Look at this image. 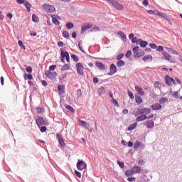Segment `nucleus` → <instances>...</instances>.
I'll return each instance as SVG.
<instances>
[{
  "label": "nucleus",
  "instance_id": "7",
  "mask_svg": "<svg viewBox=\"0 0 182 182\" xmlns=\"http://www.w3.org/2000/svg\"><path fill=\"white\" fill-rule=\"evenodd\" d=\"M43 9L46 12H48V14H52L55 12V6L49 4H43Z\"/></svg>",
  "mask_w": 182,
  "mask_h": 182
},
{
  "label": "nucleus",
  "instance_id": "42",
  "mask_svg": "<svg viewBox=\"0 0 182 182\" xmlns=\"http://www.w3.org/2000/svg\"><path fill=\"white\" fill-rule=\"evenodd\" d=\"M132 52H134V55H136V53H139V47L136 46L132 49Z\"/></svg>",
  "mask_w": 182,
  "mask_h": 182
},
{
  "label": "nucleus",
  "instance_id": "27",
  "mask_svg": "<svg viewBox=\"0 0 182 182\" xmlns=\"http://www.w3.org/2000/svg\"><path fill=\"white\" fill-rule=\"evenodd\" d=\"M134 174V173L133 172V169L127 170L125 171L126 177H132V176H133Z\"/></svg>",
  "mask_w": 182,
  "mask_h": 182
},
{
  "label": "nucleus",
  "instance_id": "64",
  "mask_svg": "<svg viewBox=\"0 0 182 182\" xmlns=\"http://www.w3.org/2000/svg\"><path fill=\"white\" fill-rule=\"evenodd\" d=\"M134 180H136V178L134 177H129L127 178V181H130V182L134 181Z\"/></svg>",
  "mask_w": 182,
  "mask_h": 182
},
{
  "label": "nucleus",
  "instance_id": "6",
  "mask_svg": "<svg viewBox=\"0 0 182 182\" xmlns=\"http://www.w3.org/2000/svg\"><path fill=\"white\" fill-rule=\"evenodd\" d=\"M56 137L58 141V144H60V147L61 149H65L66 144L65 143V139H63V136L60 134H57Z\"/></svg>",
  "mask_w": 182,
  "mask_h": 182
},
{
  "label": "nucleus",
  "instance_id": "32",
  "mask_svg": "<svg viewBox=\"0 0 182 182\" xmlns=\"http://www.w3.org/2000/svg\"><path fill=\"white\" fill-rule=\"evenodd\" d=\"M111 103H112V105H114V106H116V107H119V102H117V100L114 98H112L111 100Z\"/></svg>",
  "mask_w": 182,
  "mask_h": 182
},
{
  "label": "nucleus",
  "instance_id": "11",
  "mask_svg": "<svg viewBox=\"0 0 182 182\" xmlns=\"http://www.w3.org/2000/svg\"><path fill=\"white\" fill-rule=\"evenodd\" d=\"M60 55L61 56H63V58H65L67 62H70V56H69V53L68 51H64L63 50H61Z\"/></svg>",
  "mask_w": 182,
  "mask_h": 182
},
{
  "label": "nucleus",
  "instance_id": "58",
  "mask_svg": "<svg viewBox=\"0 0 182 182\" xmlns=\"http://www.w3.org/2000/svg\"><path fill=\"white\" fill-rule=\"evenodd\" d=\"M100 31V28L99 27H94L91 29V32H97Z\"/></svg>",
  "mask_w": 182,
  "mask_h": 182
},
{
  "label": "nucleus",
  "instance_id": "59",
  "mask_svg": "<svg viewBox=\"0 0 182 182\" xmlns=\"http://www.w3.org/2000/svg\"><path fill=\"white\" fill-rule=\"evenodd\" d=\"M83 43H82V41H79L78 43V48L79 49L81 50V52H82L83 53H85V50H83V49H82V46H80V45H82Z\"/></svg>",
  "mask_w": 182,
  "mask_h": 182
},
{
  "label": "nucleus",
  "instance_id": "17",
  "mask_svg": "<svg viewBox=\"0 0 182 182\" xmlns=\"http://www.w3.org/2000/svg\"><path fill=\"white\" fill-rule=\"evenodd\" d=\"M144 120H147V115L141 114L136 118V122H144Z\"/></svg>",
  "mask_w": 182,
  "mask_h": 182
},
{
  "label": "nucleus",
  "instance_id": "48",
  "mask_svg": "<svg viewBox=\"0 0 182 182\" xmlns=\"http://www.w3.org/2000/svg\"><path fill=\"white\" fill-rule=\"evenodd\" d=\"M118 35L121 36V38H123V39H126V34L123 31H119Z\"/></svg>",
  "mask_w": 182,
  "mask_h": 182
},
{
  "label": "nucleus",
  "instance_id": "18",
  "mask_svg": "<svg viewBox=\"0 0 182 182\" xmlns=\"http://www.w3.org/2000/svg\"><path fill=\"white\" fill-rule=\"evenodd\" d=\"M161 107H162L161 105H160L159 103H156L151 106V109L152 110H160V109H161Z\"/></svg>",
  "mask_w": 182,
  "mask_h": 182
},
{
  "label": "nucleus",
  "instance_id": "39",
  "mask_svg": "<svg viewBox=\"0 0 182 182\" xmlns=\"http://www.w3.org/2000/svg\"><path fill=\"white\" fill-rule=\"evenodd\" d=\"M71 58L73 59V60L74 62H79V57H77V55H76L75 54L71 55Z\"/></svg>",
  "mask_w": 182,
  "mask_h": 182
},
{
  "label": "nucleus",
  "instance_id": "23",
  "mask_svg": "<svg viewBox=\"0 0 182 182\" xmlns=\"http://www.w3.org/2000/svg\"><path fill=\"white\" fill-rule=\"evenodd\" d=\"M142 60H144V62H147V60H149V62H151L153 60V56H151V55H144L142 58Z\"/></svg>",
  "mask_w": 182,
  "mask_h": 182
},
{
  "label": "nucleus",
  "instance_id": "22",
  "mask_svg": "<svg viewBox=\"0 0 182 182\" xmlns=\"http://www.w3.org/2000/svg\"><path fill=\"white\" fill-rule=\"evenodd\" d=\"M135 102L137 103V105H141L143 103V100L141 99V96L136 95L135 96Z\"/></svg>",
  "mask_w": 182,
  "mask_h": 182
},
{
  "label": "nucleus",
  "instance_id": "45",
  "mask_svg": "<svg viewBox=\"0 0 182 182\" xmlns=\"http://www.w3.org/2000/svg\"><path fill=\"white\" fill-rule=\"evenodd\" d=\"M123 58H124V54L121 53L117 56L116 59H117V60H122V59H123Z\"/></svg>",
  "mask_w": 182,
  "mask_h": 182
},
{
  "label": "nucleus",
  "instance_id": "53",
  "mask_svg": "<svg viewBox=\"0 0 182 182\" xmlns=\"http://www.w3.org/2000/svg\"><path fill=\"white\" fill-rule=\"evenodd\" d=\"M56 69V65H53L49 67V72H52Z\"/></svg>",
  "mask_w": 182,
  "mask_h": 182
},
{
  "label": "nucleus",
  "instance_id": "14",
  "mask_svg": "<svg viewBox=\"0 0 182 182\" xmlns=\"http://www.w3.org/2000/svg\"><path fill=\"white\" fill-rule=\"evenodd\" d=\"M132 169L134 174H139V173H141V167H140L139 166H134L132 167Z\"/></svg>",
  "mask_w": 182,
  "mask_h": 182
},
{
  "label": "nucleus",
  "instance_id": "37",
  "mask_svg": "<svg viewBox=\"0 0 182 182\" xmlns=\"http://www.w3.org/2000/svg\"><path fill=\"white\" fill-rule=\"evenodd\" d=\"M32 21H33V22L38 23V22H39V18L36 14H33L32 15Z\"/></svg>",
  "mask_w": 182,
  "mask_h": 182
},
{
  "label": "nucleus",
  "instance_id": "30",
  "mask_svg": "<svg viewBox=\"0 0 182 182\" xmlns=\"http://www.w3.org/2000/svg\"><path fill=\"white\" fill-rule=\"evenodd\" d=\"M165 79H166V84L167 85V86H171V80L170 76L166 75L165 77Z\"/></svg>",
  "mask_w": 182,
  "mask_h": 182
},
{
  "label": "nucleus",
  "instance_id": "34",
  "mask_svg": "<svg viewBox=\"0 0 182 182\" xmlns=\"http://www.w3.org/2000/svg\"><path fill=\"white\" fill-rule=\"evenodd\" d=\"M167 102H168V98L162 97L159 100L161 105H164V103H167Z\"/></svg>",
  "mask_w": 182,
  "mask_h": 182
},
{
  "label": "nucleus",
  "instance_id": "41",
  "mask_svg": "<svg viewBox=\"0 0 182 182\" xmlns=\"http://www.w3.org/2000/svg\"><path fill=\"white\" fill-rule=\"evenodd\" d=\"M63 38H65V39H68V38H69V32H68V31H63Z\"/></svg>",
  "mask_w": 182,
  "mask_h": 182
},
{
  "label": "nucleus",
  "instance_id": "40",
  "mask_svg": "<svg viewBox=\"0 0 182 182\" xmlns=\"http://www.w3.org/2000/svg\"><path fill=\"white\" fill-rule=\"evenodd\" d=\"M18 46H20V48H21V49L26 50V47H25V46L23 45V42H22V41H18Z\"/></svg>",
  "mask_w": 182,
  "mask_h": 182
},
{
  "label": "nucleus",
  "instance_id": "56",
  "mask_svg": "<svg viewBox=\"0 0 182 182\" xmlns=\"http://www.w3.org/2000/svg\"><path fill=\"white\" fill-rule=\"evenodd\" d=\"M77 97H82V90L78 89L77 90Z\"/></svg>",
  "mask_w": 182,
  "mask_h": 182
},
{
  "label": "nucleus",
  "instance_id": "10",
  "mask_svg": "<svg viewBox=\"0 0 182 182\" xmlns=\"http://www.w3.org/2000/svg\"><path fill=\"white\" fill-rule=\"evenodd\" d=\"M144 126H146L147 129H153L154 127V121L152 119L143 123Z\"/></svg>",
  "mask_w": 182,
  "mask_h": 182
},
{
  "label": "nucleus",
  "instance_id": "2",
  "mask_svg": "<svg viewBox=\"0 0 182 182\" xmlns=\"http://www.w3.org/2000/svg\"><path fill=\"white\" fill-rule=\"evenodd\" d=\"M107 1L108 2V4H109V5H111L115 9H117V11H123V9H124L123 5H122L121 4H119L117 1L107 0Z\"/></svg>",
  "mask_w": 182,
  "mask_h": 182
},
{
  "label": "nucleus",
  "instance_id": "36",
  "mask_svg": "<svg viewBox=\"0 0 182 182\" xmlns=\"http://www.w3.org/2000/svg\"><path fill=\"white\" fill-rule=\"evenodd\" d=\"M75 25L72 22H68L66 23V28L67 29H72L74 28Z\"/></svg>",
  "mask_w": 182,
  "mask_h": 182
},
{
  "label": "nucleus",
  "instance_id": "55",
  "mask_svg": "<svg viewBox=\"0 0 182 182\" xmlns=\"http://www.w3.org/2000/svg\"><path fill=\"white\" fill-rule=\"evenodd\" d=\"M75 174L78 177V178H82V173L77 171H75Z\"/></svg>",
  "mask_w": 182,
  "mask_h": 182
},
{
  "label": "nucleus",
  "instance_id": "9",
  "mask_svg": "<svg viewBox=\"0 0 182 182\" xmlns=\"http://www.w3.org/2000/svg\"><path fill=\"white\" fill-rule=\"evenodd\" d=\"M109 73H107L108 76H113L116 72H117V68L116 67V65L111 64L109 66Z\"/></svg>",
  "mask_w": 182,
  "mask_h": 182
},
{
  "label": "nucleus",
  "instance_id": "33",
  "mask_svg": "<svg viewBox=\"0 0 182 182\" xmlns=\"http://www.w3.org/2000/svg\"><path fill=\"white\" fill-rule=\"evenodd\" d=\"M37 113L38 114H43V113H45V109L43 107H37Z\"/></svg>",
  "mask_w": 182,
  "mask_h": 182
},
{
  "label": "nucleus",
  "instance_id": "21",
  "mask_svg": "<svg viewBox=\"0 0 182 182\" xmlns=\"http://www.w3.org/2000/svg\"><path fill=\"white\" fill-rule=\"evenodd\" d=\"M136 127H137V122H134L132 124H130L128 127H127V130L129 132H132V130H134V129H136Z\"/></svg>",
  "mask_w": 182,
  "mask_h": 182
},
{
  "label": "nucleus",
  "instance_id": "26",
  "mask_svg": "<svg viewBox=\"0 0 182 182\" xmlns=\"http://www.w3.org/2000/svg\"><path fill=\"white\" fill-rule=\"evenodd\" d=\"M65 109H67V110H70V112L71 113H76V110L75 109H73V107H72V106L65 105Z\"/></svg>",
  "mask_w": 182,
  "mask_h": 182
},
{
  "label": "nucleus",
  "instance_id": "8",
  "mask_svg": "<svg viewBox=\"0 0 182 182\" xmlns=\"http://www.w3.org/2000/svg\"><path fill=\"white\" fill-rule=\"evenodd\" d=\"M84 68L85 67H83V64H82V63H78L76 64L77 73L80 76H83V75H85V73H83Z\"/></svg>",
  "mask_w": 182,
  "mask_h": 182
},
{
  "label": "nucleus",
  "instance_id": "49",
  "mask_svg": "<svg viewBox=\"0 0 182 182\" xmlns=\"http://www.w3.org/2000/svg\"><path fill=\"white\" fill-rule=\"evenodd\" d=\"M149 46L151 49H156L157 48V44H156V43H149Z\"/></svg>",
  "mask_w": 182,
  "mask_h": 182
},
{
  "label": "nucleus",
  "instance_id": "63",
  "mask_svg": "<svg viewBox=\"0 0 182 182\" xmlns=\"http://www.w3.org/2000/svg\"><path fill=\"white\" fill-rule=\"evenodd\" d=\"M141 38L138 39L136 41H133V43H136V45H140V42H141Z\"/></svg>",
  "mask_w": 182,
  "mask_h": 182
},
{
  "label": "nucleus",
  "instance_id": "44",
  "mask_svg": "<svg viewBox=\"0 0 182 182\" xmlns=\"http://www.w3.org/2000/svg\"><path fill=\"white\" fill-rule=\"evenodd\" d=\"M132 55V50H129L126 54H125V57L129 59V58H130Z\"/></svg>",
  "mask_w": 182,
  "mask_h": 182
},
{
  "label": "nucleus",
  "instance_id": "13",
  "mask_svg": "<svg viewBox=\"0 0 182 182\" xmlns=\"http://www.w3.org/2000/svg\"><path fill=\"white\" fill-rule=\"evenodd\" d=\"M95 65L97 68H98L99 70H106L105 64H102L100 61H96Z\"/></svg>",
  "mask_w": 182,
  "mask_h": 182
},
{
  "label": "nucleus",
  "instance_id": "60",
  "mask_svg": "<svg viewBox=\"0 0 182 182\" xmlns=\"http://www.w3.org/2000/svg\"><path fill=\"white\" fill-rule=\"evenodd\" d=\"M26 70V72H28V73H32V70H33L32 67L31 66L27 67Z\"/></svg>",
  "mask_w": 182,
  "mask_h": 182
},
{
  "label": "nucleus",
  "instance_id": "24",
  "mask_svg": "<svg viewBox=\"0 0 182 182\" xmlns=\"http://www.w3.org/2000/svg\"><path fill=\"white\" fill-rule=\"evenodd\" d=\"M98 93L100 96H102V95H105L106 93V88H105V87H101L98 88Z\"/></svg>",
  "mask_w": 182,
  "mask_h": 182
},
{
  "label": "nucleus",
  "instance_id": "52",
  "mask_svg": "<svg viewBox=\"0 0 182 182\" xmlns=\"http://www.w3.org/2000/svg\"><path fill=\"white\" fill-rule=\"evenodd\" d=\"M68 76V74L65 73H63L60 77H59V80H63V79H65V77H66Z\"/></svg>",
  "mask_w": 182,
  "mask_h": 182
},
{
  "label": "nucleus",
  "instance_id": "46",
  "mask_svg": "<svg viewBox=\"0 0 182 182\" xmlns=\"http://www.w3.org/2000/svg\"><path fill=\"white\" fill-rule=\"evenodd\" d=\"M46 130H48V128H46V127H45V126H41L40 127V132L41 133H45V132H46Z\"/></svg>",
  "mask_w": 182,
  "mask_h": 182
},
{
  "label": "nucleus",
  "instance_id": "12",
  "mask_svg": "<svg viewBox=\"0 0 182 182\" xmlns=\"http://www.w3.org/2000/svg\"><path fill=\"white\" fill-rule=\"evenodd\" d=\"M78 122H79V123H80V124H81V126H82V127H85V129H87V130H89V129H90V124L89 123H87L86 121L79 119Z\"/></svg>",
  "mask_w": 182,
  "mask_h": 182
},
{
  "label": "nucleus",
  "instance_id": "3",
  "mask_svg": "<svg viewBox=\"0 0 182 182\" xmlns=\"http://www.w3.org/2000/svg\"><path fill=\"white\" fill-rule=\"evenodd\" d=\"M87 167V164H86L83 160L78 159L77 163V168L79 170V171H82V170H85Z\"/></svg>",
  "mask_w": 182,
  "mask_h": 182
},
{
  "label": "nucleus",
  "instance_id": "50",
  "mask_svg": "<svg viewBox=\"0 0 182 182\" xmlns=\"http://www.w3.org/2000/svg\"><path fill=\"white\" fill-rule=\"evenodd\" d=\"M127 95L132 100L134 99V95H133V92L128 91Z\"/></svg>",
  "mask_w": 182,
  "mask_h": 182
},
{
  "label": "nucleus",
  "instance_id": "51",
  "mask_svg": "<svg viewBox=\"0 0 182 182\" xmlns=\"http://www.w3.org/2000/svg\"><path fill=\"white\" fill-rule=\"evenodd\" d=\"M140 147V141H136V142L134 144V148L139 149Z\"/></svg>",
  "mask_w": 182,
  "mask_h": 182
},
{
  "label": "nucleus",
  "instance_id": "1",
  "mask_svg": "<svg viewBox=\"0 0 182 182\" xmlns=\"http://www.w3.org/2000/svg\"><path fill=\"white\" fill-rule=\"evenodd\" d=\"M36 123L38 128L42 127V126H47L48 124V119L46 117H42L37 116L36 118Z\"/></svg>",
  "mask_w": 182,
  "mask_h": 182
},
{
  "label": "nucleus",
  "instance_id": "35",
  "mask_svg": "<svg viewBox=\"0 0 182 182\" xmlns=\"http://www.w3.org/2000/svg\"><path fill=\"white\" fill-rule=\"evenodd\" d=\"M147 45H149V43L146 41L141 40V41L140 42L141 48H146V46H147Z\"/></svg>",
  "mask_w": 182,
  "mask_h": 182
},
{
  "label": "nucleus",
  "instance_id": "20",
  "mask_svg": "<svg viewBox=\"0 0 182 182\" xmlns=\"http://www.w3.org/2000/svg\"><path fill=\"white\" fill-rule=\"evenodd\" d=\"M92 24H86L82 26V32H86L87 30L91 29Z\"/></svg>",
  "mask_w": 182,
  "mask_h": 182
},
{
  "label": "nucleus",
  "instance_id": "28",
  "mask_svg": "<svg viewBox=\"0 0 182 182\" xmlns=\"http://www.w3.org/2000/svg\"><path fill=\"white\" fill-rule=\"evenodd\" d=\"M159 16V18H165L166 21H167L168 22L170 21V18L168 16H167V14H166L164 13H160Z\"/></svg>",
  "mask_w": 182,
  "mask_h": 182
},
{
  "label": "nucleus",
  "instance_id": "29",
  "mask_svg": "<svg viewBox=\"0 0 182 182\" xmlns=\"http://www.w3.org/2000/svg\"><path fill=\"white\" fill-rule=\"evenodd\" d=\"M124 65H125V63L123 60H119V61L117 62V66L118 68H123Z\"/></svg>",
  "mask_w": 182,
  "mask_h": 182
},
{
  "label": "nucleus",
  "instance_id": "25",
  "mask_svg": "<svg viewBox=\"0 0 182 182\" xmlns=\"http://www.w3.org/2000/svg\"><path fill=\"white\" fill-rule=\"evenodd\" d=\"M24 6H26L28 12H31V8H32V5L31 4V3H29V1H26V2L24 3Z\"/></svg>",
  "mask_w": 182,
  "mask_h": 182
},
{
  "label": "nucleus",
  "instance_id": "47",
  "mask_svg": "<svg viewBox=\"0 0 182 182\" xmlns=\"http://www.w3.org/2000/svg\"><path fill=\"white\" fill-rule=\"evenodd\" d=\"M53 23L58 26L60 24V22H59V21H58V19L53 18Z\"/></svg>",
  "mask_w": 182,
  "mask_h": 182
},
{
  "label": "nucleus",
  "instance_id": "54",
  "mask_svg": "<svg viewBox=\"0 0 182 182\" xmlns=\"http://www.w3.org/2000/svg\"><path fill=\"white\" fill-rule=\"evenodd\" d=\"M172 96L175 99H178V92L177 91L173 92V93L172 94Z\"/></svg>",
  "mask_w": 182,
  "mask_h": 182
},
{
  "label": "nucleus",
  "instance_id": "38",
  "mask_svg": "<svg viewBox=\"0 0 182 182\" xmlns=\"http://www.w3.org/2000/svg\"><path fill=\"white\" fill-rule=\"evenodd\" d=\"M58 90L59 92V95H60V93H65V90H63V85H58Z\"/></svg>",
  "mask_w": 182,
  "mask_h": 182
},
{
  "label": "nucleus",
  "instance_id": "31",
  "mask_svg": "<svg viewBox=\"0 0 182 182\" xmlns=\"http://www.w3.org/2000/svg\"><path fill=\"white\" fill-rule=\"evenodd\" d=\"M70 69V65L69 64H65L60 69L61 72H64V70H69Z\"/></svg>",
  "mask_w": 182,
  "mask_h": 182
},
{
  "label": "nucleus",
  "instance_id": "19",
  "mask_svg": "<svg viewBox=\"0 0 182 182\" xmlns=\"http://www.w3.org/2000/svg\"><path fill=\"white\" fill-rule=\"evenodd\" d=\"M144 55H146V53H144V51L141 50H139L138 53L134 54V58H141V56H144Z\"/></svg>",
  "mask_w": 182,
  "mask_h": 182
},
{
  "label": "nucleus",
  "instance_id": "57",
  "mask_svg": "<svg viewBox=\"0 0 182 182\" xmlns=\"http://www.w3.org/2000/svg\"><path fill=\"white\" fill-rule=\"evenodd\" d=\"M117 164L119 165V166L121 168H124V162L118 161V162H117Z\"/></svg>",
  "mask_w": 182,
  "mask_h": 182
},
{
  "label": "nucleus",
  "instance_id": "15",
  "mask_svg": "<svg viewBox=\"0 0 182 182\" xmlns=\"http://www.w3.org/2000/svg\"><path fill=\"white\" fill-rule=\"evenodd\" d=\"M162 55L164 57H162V59H164V60H171V55L168 54V53L166 51L162 52Z\"/></svg>",
  "mask_w": 182,
  "mask_h": 182
},
{
  "label": "nucleus",
  "instance_id": "4",
  "mask_svg": "<svg viewBox=\"0 0 182 182\" xmlns=\"http://www.w3.org/2000/svg\"><path fill=\"white\" fill-rule=\"evenodd\" d=\"M45 75L50 80H56V77L58 76V73L56 72H50L49 70H46L45 72Z\"/></svg>",
  "mask_w": 182,
  "mask_h": 182
},
{
  "label": "nucleus",
  "instance_id": "43",
  "mask_svg": "<svg viewBox=\"0 0 182 182\" xmlns=\"http://www.w3.org/2000/svg\"><path fill=\"white\" fill-rule=\"evenodd\" d=\"M156 50L157 52H163V50H164V47H163L162 46H156Z\"/></svg>",
  "mask_w": 182,
  "mask_h": 182
},
{
  "label": "nucleus",
  "instance_id": "16",
  "mask_svg": "<svg viewBox=\"0 0 182 182\" xmlns=\"http://www.w3.org/2000/svg\"><path fill=\"white\" fill-rule=\"evenodd\" d=\"M135 90L140 96H144V91H143V88H141V87L136 85Z\"/></svg>",
  "mask_w": 182,
  "mask_h": 182
},
{
  "label": "nucleus",
  "instance_id": "62",
  "mask_svg": "<svg viewBox=\"0 0 182 182\" xmlns=\"http://www.w3.org/2000/svg\"><path fill=\"white\" fill-rule=\"evenodd\" d=\"M36 35H38L36 31H30V36H36Z\"/></svg>",
  "mask_w": 182,
  "mask_h": 182
},
{
  "label": "nucleus",
  "instance_id": "5",
  "mask_svg": "<svg viewBox=\"0 0 182 182\" xmlns=\"http://www.w3.org/2000/svg\"><path fill=\"white\" fill-rule=\"evenodd\" d=\"M137 113L138 114H145V116H146V114H150V113H151V109L144 107L143 108L139 107L137 109Z\"/></svg>",
  "mask_w": 182,
  "mask_h": 182
},
{
  "label": "nucleus",
  "instance_id": "61",
  "mask_svg": "<svg viewBox=\"0 0 182 182\" xmlns=\"http://www.w3.org/2000/svg\"><path fill=\"white\" fill-rule=\"evenodd\" d=\"M138 164H139V166H144V161H143L142 159H140L138 161Z\"/></svg>",
  "mask_w": 182,
  "mask_h": 182
}]
</instances>
